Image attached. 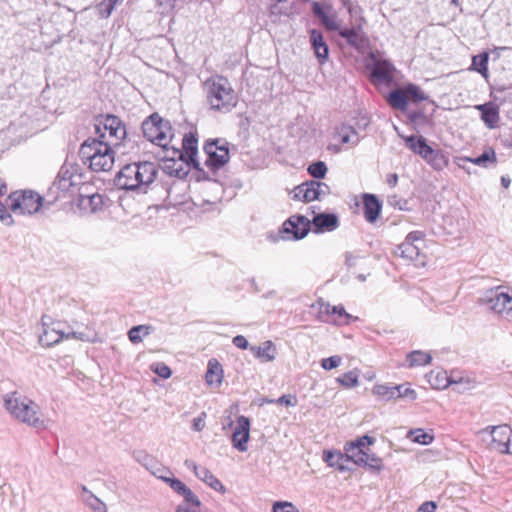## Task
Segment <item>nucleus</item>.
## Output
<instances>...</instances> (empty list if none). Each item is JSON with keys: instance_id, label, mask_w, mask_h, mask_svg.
<instances>
[{"instance_id": "nucleus-1", "label": "nucleus", "mask_w": 512, "mask_h": 512, "mask_svg": "<svg viewBox=\"0 0 512 512\" xmlns=\"http://www.w3.org/2000/svg\"><path fill=\"white\" fill-rule=\"evenodd\" d=\"M4 407L17 421L37 429H46L48 420L43 417L41 408L33 400L18 392L3 395Z\"/></svg>"}, {"instance_id": "nucleus-2", "label": "nucleus", "mask_w": 512, "mask_h": 512, "mask_svg": "<svg viewBox=\"0 0 512 512\" xmlns=\"http://www.w3.org/2000/svg\"><path fill=\"white\" fill-rule=\"evenodd\" d=\"M206 101L211 110L228 113L238 102L231 83L223 76H212L204 82Z\"/></svg>"}, {"instance_id": "nucleus-3", "label": "nucleus", "mask_w": 512, "mask_h": 512, "mask_svg": "<svg viewBox=\"0 0 512 512\" xmlns=\"http://www.w3.org/2000/svg\"><path fill=\"white\" fill-rule=\"evenodd\" d=\"M157 169L152 162H138L125 165L117 174V187L125 190L145 191L156 177Z\"/></svg>"}, {"instance_id": "nucleus-4", "label": "nucleus", "mask_w": 512, "mask_h": 512, "mask_svg": "<svg viewBox=\"0 0 512 512\" xmlns=\"http://www.w3.org/2000/svg\"><path fill=\"white\" fill-rule=\"evenodd\" d=\"M478 304L500 319L512 322V287L499 285L485 290Z\"/></svg>"}, {"instance_id": "nucleus-5", "label": "nucleus", "mask_w": 512, "mask_h": 512, "mask_svg": "<svg viewBox=\"0 0 512 512\" xmlns=\"http://www.w3.org/2000/svg\"><path fill=\"white\" fill-rule=\"evenodd\" d=\"M95 133L111 146H118L126 137V128L118 117L106 115L96 119Z\"/></svg>"}, {"instance_id": "nucleus-6", "label": "nucleus", "mask_w": 512, "mask_h": 512, "mask_svg": "<svg viewBox=\"0 0 512 512\" xmlns=\"http://www.w3.org/2000/svg\"><path fill=\"white\" fill-rule=\"evenodd\" d=\"M142 131L147 140L163 148H167L173 137L170 123L158 114H152L142 123Z\"/></svg>"}, {"instance_id": "nucleus-7", "label": "nucleus", "mask_w": 512, "mask_h": 512, "mask_svg": "<svg viewBox=\"0 0 512 512\" xmlns=\"http://www.w3.org/2000/svg\"><path fill=\"white\" fill-rule=\"evenodd\" d=\"M43 321V332L39 336V342L43 346H52L58 344L62 340L76 339L80 341H90V338L83 332L73 331L71 328H63L60 322L54 323L51 326Z\"/></svg>"}, {"instance_id": "nucleus-8", "label": "nucleus", "mask_w": 512, "mask_h": 512, "mask_svg": "<svg viewBox=\"0 0 512 512\" xmlns=\"http://www.w3.org/2000/svg\"><path fill=\"white\" fill-rule=\"evenodd\" d=\"M10 209L19 215H33L43 206V197L37 192L26 190L14 192L9 196Z\"/></svg>"}, {"instance_id": "nucleus-9", "label": "nucleus", "mask_w": 512, "mask_h": 512, "mask_svg": "<svg viewBox=\"0 0 512 512\" xmlns=\"http://www.w3.org/2000/svg\"><path fill=\"white\" fill-rule=\"evenodd\" d=\"M205 165L212 170L223 167L229 161L228 143L224 139L209 140L204 145Z\"/></svg>"}, {"instance_id": "nucleus-10", "label": "nucleus", "mask_w": 512, "mask_h": 512, "mask_svg": "<svg viewBox=\"0 0 512 512\" xmlns=\"http://www.w3.org/2000/svg\"><path fill=\"white\" fill-rule=\"evenodd\" d=\"M83 182L81 168L78 164L65 162L53 183V186L62 192H68L70 189L79 186Z\"/></svg>"}, {"instance_id": "nucleus-11", "label": "nucleus", "mask_w": 512, "mask_h": 512, "mask_svg": "<svg viewBox=\"0 0 512 512\" xmlns=\"http://www.w3.org/2000/svg\"><path fill=\"white\" fill-rule=\"evenodd\" d=\"M329 193L330 188L326 183L311 180L295 187L292 191V197L295 200L311 202L314 200H321Z\"/></svg>"}, {"instance_id": "nucleus-12", "label": "nucleus", "mask_w": 512, "mask_h": 512, "mask_svg": "<svg viewBox=\"0 0 512 512\" xmlns=\"http://www.w3.org/2000/svg\"><path fill=\"white\" fill-rule=\"evenodd\" d=\"M486 430L490 431L491 449L500 453L512 454V430L507 425L491 426Z\"/></svg>"}, {"instance_id": "nucleus-13", "label": "nucleus", "mask_w": 512, "mask_h": 512, "mask_svg": "<svg viewBox=\"0 0 512 512\" xmlns=\"http://www.w3.org/2000/svg\"><path fill=\"white\" fill-rule=\"evenodd\" d=\"M333 140L336 143L329 144L328 150L339 153L342 151V147L339 144L354 147L359 143V135L353 127L342 125L336 128Z\"/></svg>"}, {"instance_id": "nucleus-14", "label": "nucleus", "mask_w": 512, "mask_h": 512, "mask_svg": "<svg viewBox=\"0 0 512 512\" xmlns=\"http://www.w3.org/2000/svg\"><path fill=\"white\" fill-rule=\"evenodd\" d=\"M197 138L194 134H186L182 140L183 150L173 149L171 158L190 162L195 168H199L200 162L197 160Z\"/></svg>"}, {"instance_id": "nucleus-15", "label": "nucleus", "mask_w": 512, "mask_h": 512, "mask_svg": "<svg viewBox=\"0 0 512 512\" xmlns=\"http://www.w3.org/2000/svg\"><path fill=\"white\" fill-rule=\"evenodd\" d=\"M311 220L303 215H293L283 224V232L292 234V239L304 238L310 231Z\"/></svg>"}, {"instance_id": "nucleus-16", "label": "nucleus", "mask_w": 512, "mask_h": 512, "mask_svg": "<svg viewBox=\"0 0 512 512\" xmlns=\"http://www.w3.org/2000/svg\"><path fill=\"white\" fill-rule=\"evenodd\" d=\"M250 438V420L246 416H239L237 424L232 434L233 447L240 452H246L247 443Z\"/></svg>"}, {"instance_id": "nucleus-17", "label": "nucleus", "mask_w": 512, "mask_h": 512, "mask_svg": "<svg viewBox=\"0 0 512 512\" xmlns=\"http://www.w3.org/2000/svg\"><path fill=\"white\" fill-rule=\"evenodd\" d=\"M364 24L365 19L361 18L360 23L355 24L351 28H343L340 30L339 35L344 38L351 47L360 50L364 48L367 43V38L363 31Z\"/></svg>"}, {"instance_id": "nucleus-18", "label": "nucleus", "mask_w": 512, "mask_h": 512, "mask_svg": "<svg viewBox=\"0 0 512 512\" xmlns=\"http://www.w3.org/2000/svg\"><path fill=\"white\" fill-rule=\"evenodd\" d=\"M319 313L323 317H333V319H324L326 322H333L338 325H344L350 323L353 320V316L348 314L343 306H332L326 302H319Z\"/></svg>"}, {"instance_id": "nucleus-19", "label": "nucleus", "mask_w": 512, "mask_h": 512, "mask_svg": "<svg viewBox=\"0 0 512 512\" xmlns=\"http://www.w3.org/2000/svg\"><path fill=\"white\" fill-rule=\"evenodd\" d=\"M393 65L387 60L374 59L371 71L374 84H389L393 80Z\"/></svg>"}, {"instance_id": "nucleus-20", "label": "nucleus", "mask_w": 512, "mask_h": 512, "mask_svg": "<svg viewBox=\"0 0 512 512\" xmlns=\"http://www.w3.org/2000/svg\"><path fill=\"white\" fill-rule=\"evenodd\" d=\"M110 143H106L104 140L99 138H88L82 145L79 151L80 157L84 163L101 155L105 148H108Z\"/></svg>"}, {"instance_id": "nucleus-21", "label": "nucleus", "mask_w": 512, "mask_h": 512, "mask_svg": "<svg viewBox=\"0 0 512 512\" xmlns=\"http://www.w3.org/2000/svg\"><path fill=\"white\" fill-rule=\"evenodd\" d=\"M323 460L328 466L338 469L339 471L350 470L349 463L352 462L350 452L342 453L341 451H329L323 452Z\"/></svg>"}, {"instance_id": "nucleus-22", "label": "nucleus", "mask_w": 512, "mask_h": 512, "mask_svg": "<svg viewBox=\"0 0 512 512\" xmlns=\"http://www.w3.org/2000/svg\"><path fill=\"white\" fill-rule=\"evenodd\" d=\"M310 44L318 62L326 63L329 58V47L320 31L316 29L310 31Z\"/></svg>"}, {"instance_id": "nucleus-23", "label": "nucleus", "mask_w": 512, "mask_h": 512, "mask_svg": "<svg viewBox=\"0 0 512 512\" xmlns=\"http://www.w3.org/2000/svg\"><path fill=\"white\" fill-rule=\"evenodd\" d=\"M101 155H96L93 159L87 161L89 167L96 172H105L112 169L114 165V152L112 146L104 149Z\"/></svg>"}, {"instance_id": "nucleus-24", "label": "nucleus", "mask_w": 512, "mask_h": 512, "mask_svg": "<svg viewBox=\"0 0 512 512\" xmlns=\"http://www.w3.org/2000/svg\"><path fill=\"white\" fill-rule=\"evenodd\" d=\"M352 462L356 465L365 466L371 470L380 471L383 467L382 460L375 454L367 452L356 451L350 454Z\"/></svg>"}, {"instance_id": "nucleus-25", "label": "nucleus", "mask_w": 512, "mask_h": 512, "mask_svg": "<svg viewBox=\"0 0 512 512\" xmlns=\"http://www.w3.org/2000/svg\"><path fill=\"white\" fill-rule=\"evenodd\" d=\"M224 372L222 365L216 359H210L207 364L205 380L208 386L218 388L222 384Z\"/></svg>"}, {"instance_id": "nucleus-26", "label": "nucleus", "mask_w": 512, "mask_h": 512, "mask_svg": "<svg viewBox=\"0 0 512 512\" xmlns=\"http://www.w3.org/2000/svg\"><path fill=\"white\" fill-rule=\"evenodd\" d=\"M250 351L262 363L272 362L277 356V348L270 340L263 342L259 346H251Z\"/></svg>"}, {"instance_id": "nucleus-27", "label": "nucleus", "mask_w": 512, "mask_h": 512, "mask_svg": "<svg viewBox=\"0 0 512 512\" xmlns=\"http://www.w3.org/2000/svg\"><path fill=\"white\" fill-rule=\"evenodd\" d=\"M316 232L333 231L338 227V218L335 214L319 213L311 220Z\"/></svg>"}, {"instance_id": "nucleus-28", "label": "nucleus", "mask_w": 512, "mask_h": 512, "mask_svg": "<svg viewBox=\"0 0 512 512\" xmlns=\"http://www.w3.org/2000/svg\"><path fill=\"white\" fill-rule=\"evenodd\" d=\"M481 111V119L488 128L496 127L499 121V110L493 104H482L476 107Z\"/></svg>"}, {"instance_id": "nucleus-29", "label": "nucleus", "mask_w": 512, "mask_h": 512, "mask_svg": "<svg viewBox=\"0 0 512 512\" xmlns=\"http://www.w3.org/2000/svg\"><path fill=\"white\" fill-rule=\"evenodd\" d=\"M381 205L374 195L367 194L364 196V214L369 222H374L379 216Z\"/></svg>"}, {"instance_id": "nucleus-30", "label": "nucleus", "mask_w": 512, "mask_h": 512, "mask_svg": "<svg viewBox=\"0 0 512 512\" xmlns=\"http://www.w3.org/2000/svg\"><path fill=\"white\" fill-rule=\"evenodd\" d=\"M406 146L414 153L418 154L422 158L427 156V153H431L432 147H430L425 138L409 136L405 139Z\"/></svg>"}, {"instance_id": "nucleus-31", "label": "nucleus", "mask_w": 512, "mask_h": 512, "mask_svg": "<svg viewBox=\"0 0 512 512\" xmlns=\"http://www.w3.org/2000/svg\"><path fill=\"white\" fill-rule=\"evenodd\" d=\"M196 477L199 480L203 481L205 484H207L210 488L214 489L215 491H218L222 494L226 492V488L223 486V484L207 468L203 467L201 468V470L197 471Z\"/></svg>"}, {"instance_id": "nucleus-32", "label": "nucleus", "mask_w": 512, "mask_h": 512, "mask_svg": "<svg viewBox=\"0 0 512 512\" xmlns=\"http://www.w3.org/2000/svg\"><path fill=\"white\" fill-rule=\"evenodd\" d=\"M420 251V245L413 244V242L405 240L396 248L395 254L405 259L415 260L419 257Z\"/></svg>"}, {"instance_id": "nucleus-33", "label": "nucleus", "mask_w": 512, "mask_h": 512, "mask_svg": "<svg viewBox=\"0 0 512 512\" xmlns=\"http://www.w3.org/2000/svg\"><path fill=\"white\" fill-rule=\"evenodd\" d=\"M386 100L389 103V105L394 109H398L401 111H405L407 109L408 101L404 89H396L391 91L387 96Z\"/></svg>"}, {"instance_id": "nucleus-34", "label": "nucleus", "mask_w": 512, "mask_h": 512, "mask_svg": "<svg viewBox=\"0 0 512 512\" xmlns=\"http://www.w3.org/2000/svg\"><path fill=\"white\" fill-rule=\"evenodd\" d=\"M372 393L381 401H390L397 399V388L396 386H390L386 384H376L372 388Z\"/></svg>"}, {"instance_id": "nucleus-35", "label": "nucleus", "mask_w": 512, "mask_h": 512, "mask_svg": "<svg viewBox=\"0 0 512 512\" xmlns=\"http://www.w3.org/2000/svg\"><path fill=\"white\" fill-rule=\"evenodd\" d=\"M407 438L417 444L429 445L434 440V434L422 428H415L408 431Z\"/></svg>"}, {"instance_id": "nucleus-36", "label": "nucleus", "mask_w": 512, "mask_h": 512, "mask_svg": "<svg viewBox=\"0 0 512 512\" xmlns=\"http://www.w3.org/2000/svg\"><path fill=\"white\" fill-rule=\"evenodd\" d=\"M470 163L483 168L495 166L497 163L495 151L492 148H487L480 156L475 158L470 157Z\"/></svg>"}, {"instance_id": "nucleus-37", "label": "nucleus", "mask_w": 512, "mask_h": 512, "mask_svg": "<svg viewBox=\"0 0 512 512\" xmlns=\"http://www.w3.org/2000/svg\"><path fill=\"white\" fill-rule=\"evenodd\" d=\"M374 439L370 436H362L358 438L357 440L350 442L346 444L345 451L350 452V454H353L356 451H362V452H369V446L373 444Z\"/></svg>"}, {"instance_id": "nucleus-38", "label": "nucleus", "mask_w": 512, "mask_h": 512, "mask_svg": "<svg viewBox=\"0 0 512 512\" xmlns=\"http://www.w3.org/2000/svg\"><path fill=\"white\" fill-rule=\"evenodd\" d=\"M153 330L151 325L133 326L128 332L129 340L134 344L140 343L143 338L150 335Z\"/></svg>"}, {"instance_id": "nucleus-39", "label": "nucleus", "mask_w": 512, "mask_h": 512, "mask_svg": "<svg viewBox=\"0 0 512 512\" xmlns=\"http://www.w3.org/2000/svg\"><path fill=\"white\" fill-rule=\"evenodd\" d=\"M432 357L429 353L415 350L410 352L407 355V361L409 363V367H418V366H424L431 362Z\"/></svg>"}, {"instance_id": "nucleus-40", "label": "nucleus", "mask_w": 512, "mask_h": 512, "mask_svg": "<svg viewBox=\"0 0 512 512\" xmlns=\"http://www.w3.org/2000/svg\"><path fill=\"white\" fill-rule=\"evenodd\" d=\"M488 60L489 54L483 52L479 55L473 56L471 70L479 72L483 77H488Z\"/></svg>"}, {"instance_id": "nucleus-41", "label": "nucleus", "mask_w": 512, "mask_h": 512, "mask_svg": "<svg viewBox=\"0 0 512 512\" xmlns=\"http://www.w3.org/2000/svg\"><path fill=\"white\" fill-rule=\"evenodd\" d=\"M423 159L435 170H442L448 164L446 157L441 152L436 151L433 148L431 149V153H427V156Z\"/></svg>"}, {"instance_id": "nucleus-42", "label": "nucleus", "mask_w": 512, "mask_h": 512, "mask_svg": "<svg viewBox=\"0 0 512 512\" xmlns=\"http://www.w3.org/2000/svg\"><path fill=\"white\" fill-rule=\"evenodd\" d=\"M423 159L435 170H442L448 164L446 157L441 152L436 151L433 148L431 149V153H427V156Z\"/></svg>"}, {"instance_id": "nucleus-43", "label": "nucleus", "mask_w": 512, "mask_h": 512, "mask_svg": "<svg viewBox=\"0 0 512 512\" xmlns=\"http://www.w3.org/2000/svg\"><path fill=\"white\" fill-rule=\"evenodd\" d=\"M82 203L86 208H89L91 212L96 213L102 210L104 205L103 196L95 193L90 196H86L82 199Z\"/></svg>"}, {"instance_id": "nucleus-44", "label": "nucleus", "mask_w": 512, "mask_h": 512, "mask_svg": "<svg viewBox=\"0 0 512 512\" xmlns=\"http://www.w3.org/2000/svg\"><path fill=\"white\" fill-rule=\"evenodd\" d=\"M336 380L345 388H354L359 385V373L356 370H352L338 377Z\"/></svg>"}, {"instance_id": "nucleus-45", "label": "nucleus", "mask_w": 512, "mask_h": 512, "mask_svg": "<svg viewBox=\"0 0 512 512\" xmlns=\"http://www.w3.org/2000/svg\"><path fill=\"white\" fill-rule=\"evenodd\" d=\"M429 383L436 389H445L450 384L449 378L446 373L442 372H431L428 375Z\"/></svg>"}, {"instance_id": "nucleus-46", "label": "nucleus", "mask_w": 512, "mask_h": 512, "mask_svg": "<svg viewBox=\"0 0 512 512\" xmlns=\"http://www.w3.org/2000/svg\"><path fill=\"white\" fill-rule=\"evenodd\" d=\"M405 93L407 95V101L411 100L414 102H421L426 100V96L420 90V88L414 84H409L405 88Z\"/></svg>"}, {"instance_id": "nucleus-47", "label": "nucleus", "mask_w": 512, "mask_h": 512, "mask_svg": "<svg viewBox=\"0 0 512 512\" xmlns=\"http://www.w3.org/2000/svg\"><path fill=\"white\" fill-rule=\"evenodd\" d=\"M85 503L94 512H107L106 504L92 493L85 497Z\"/></svg>"}, {"instance_id": "nucleus-48", "label": "nucleus", "mask_w": 512, "mask_h": 512, "mask_svg": "<svg viewBox=\"0 0 512 512\" xmlns=\"http://www.w3.org/2000/svg\"><path fill=\"white\" fill-rule=\"evenodd\" d=\"M320 20L325 28L329 31H338V33H340V30L343 29L338 22L337 15L335 13L331 15L326 13Z\"/></svg>"}, {"instance_id": "nucleus-49", "label": "nucleus", "mask_w": 512, "mask_h": 512, "mask_svg": "<svg viewBox=\"0 0 512 512\" xmlns=\"http://www.w3.org/2000/svg\"><path fill=\"white\" fill-rule=\"evenodd\" d=\"M343 6L346 7L350 16L355 18V24L360 23V19L364 18L362 16L363 10L357 3L351 0H343Z\"/></svg>"}, {"instance_id": "nucleus-50", "label": "nucleus", "mask_w": 512, "mask_h": 512, "mask_svg": "<svg viewBox=\"0 0 512 512\" xmlns=\"http://www.w3.org/2000/svg\"><path fill=\"white\" fill-rule=\"evenodd\" d=\"M307 170L312 177L322 179L327 173V166L324 162L318 161L310 164Z\"/></svg>"}, {"instance_id": "nucleus-51", "label": "nucleus", "mask_w": 512, "mask_h": 512, "mask_svg": "<svg viewBox=\"0 0 512 512\" xmlns=\"http://www.w3.org/2000/svg\"><path fill=\"white\" fill-rule=\"evenodd\" d=\"M151 370L163 379H168L172 372L171 369L164 363H154L151 365Z\"/></svg>"}, {"instance_id": "nucleus-52", "label": "nucleus", "mask_w": 512, "mask_h": 512, "mask_svg": "<svg viewBox=\"0 0 512 512\" xmlns=\"http://www.w3.org/2000/svg\"><path fill=\"white\" fill-rule=\"evenodd\" d=\"M184 499L185 505L188 504L191 507L198 508L201 505L200 499L195 495V493L188 487L186 491L181 495Z\"/></svg>"}, {"instance_id": "nucleus-53", "label": "nucleus", "mask_w": 512, "mask_h": 512, "mask_svg": "<svg viewBox=\"0 0 512 512\" xmlns=\"http://www.w3.org/2000/svg\"><path fill=\"white\" fill-rule=\"evenodd\" d=\"M342 358L338 355H334L321 360V367L325 370H332L340 366Z\"/></svg>"}, {"instance_id": "nucleus-54", "label": "nucleus", "mask_w": 512, "mask_h": 512, "mask_svg": "<svg viewBox=\"0 0 512 512\" xmlns=\"http://www.w3.org/2000/svg\"><path fill=\"white\" fill-rule=\"evenodd\" d=\"M166 483L171 487V489H173L180 496L188 488V486L185 483H183L181 480L174 478V477L166 479Z\"/></svg>"}, {"instance_id": "nucleus-55", "label": "nucleus", "mask_w": 512, "mask_h": 512, "mask_svg": "<svg viewBox=\"0 0 512 512\" xmlns=\"http://www.w3.org/2000/svg\"><path fill=\"white\" fill-rule=\"evenodd\" d=\"M97 9L99 15L102 18H108L114 10L113 5L110 3L109 0H103L102 2H100L97 6Z\"/></svg>"}, {"instance_id": "nucleus-56", "label": "nucleus", "mask_w": 512, "mask_h": 512, "mask_svg": "<svg viewBox=\"0 0 512 512\" xmlns=\"http://www.w3.org/2000/svg\"><path fill=\"white\" fill-rule=\"evenodd\" d=\"M273 512H299L290 502H276L273 505Z\"/></svg>"}, {"instance_id": "nucleus-57", "label": "nucleus", "mask_w": 512, "mask_h": 512, "mask_svg": "<svg viewBox=\"0 0 512 512\" xmlns=\"http://www.w3.org/2000/svg\"><path fill=\"white\" fill-rule=\"evenodd\" d=\"M396 388H397V398L409 397L413 400L416 399V392L413 389H411L410 387L405 386V385H396Z\"/></svg>"}, {"instance_id": "nucleus-58", "label": "nucleus", "mask_w": 512, "mask_h": 512, "mask_svg": "<svg viewBox=\"0 0 512 512\" xmlns=\"http://www.w3.org/2000/svg\"><path fill=\"white\" fill-rule=\"evenodd\" d=\"M150 471L154 476L163 480L164 482H166V479H169L172 477V473L168 469L163 468V467H157L155 469L152 467L150 469Z\"/></svg>"}, {"instance_id": "nucleus-59", "label": "nucleus", "mask_w": 512, "mask_h": 512, "mask_svg": "<svg viewBox=\"0 0 512 512\" xmlns=\"http://www.w3.org/2000/svg\"><path fill=\"white\" fill-rule=\"evenodd\" d=\"M424 236V233L421 231H413L406 236L405 240L413 242V244H418L422 247Z\"/></svg>"}, {"instance_id": "nucleus-60", "label": "nucleus", "mask_w": 512, "mask_h": 512, "mask_svg": "<svg viewBox=\"0 0 512 512\" xmlns=\"http://www.w3.org/2000/svg\"><path fill=\"white\" fill-rule=\"evenodd\" d=\"M206 413L202 412L200 416L193 419L192 428L193 430L200 432L205 427Z\"/></svg>"}, {"instance_id": "nucleus-61", "label": "nucleus", "mask_w": 512, "mask_h": 512, "mask_svg": "<svg viewBox=\"0 0 512 512\" xmlns=\"http://www.w3.org/2000/svg\"><path fill=\"white\" fill-rule=\"evenodd\" d=\"M136 459L142 463L148 470H150L152 468V463H153V459L145 454L144 452H139L137 453L136 455Z\"/></svg>"}, {"instance_id": "nucleus-62", "label": "nucleus", "mask_w": 512, "mask_h": 512, "mask_svg": "<svg viewBox=\"0 0 512 512\" xmlns=\"http://www.w3.org/2000/svg\"><path fill=\"white\" fill-rule=\"evenodd\" d=\"M0 220L5 224V225H11L13 224V219L11 217V215L8 213L6 207L0 203Z\"/></svg>"}, {"instance_id": "nucleus-63", "label": "nucleus", "mask_w": 512, "mask_h": 512, "mask_svg": "<svg viewBox=\"0 0 512 512\" xmlns=\"http://www.w3.org/2000/svg\"><path fill=\"white\" fill-rule=\"evenodd\" d=\"M233 344L240 349H250L247 339L242 335H237L232 340Z\"/></svg>"}, {"instance_id": "nucleus-64", "label": "nucleus", "mask_w": 512, "mask_h": 512, "mask_svg": "<svg viewBox=\"0 0 512 512\" xmlns=\"http://www.w3.org/2000/svg\"><path fill=\"white\" fill-rule=\"evenodd\" d=\"M436 504L433 501L424 502L417 512H435Z\"/></svg>"}]
</instances>
